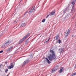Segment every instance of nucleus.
Returning <instances> with one entry per match:
<instances>
[{"mask_svg": "<svg viewBox=\"0 0 76 76\" xmlns=\"http://www.w3.org/2000/svg\"><path fill=\"white\" fill-rule=\"evenodd\" d=\"M48 57L49 60L51 61H52L53 60H56V56L55 55V56H54V55H50V56H48Z\"/></svg>", "mask_w": 76, "mask_h": 76, "instance_id": "f257e3e1", "label": "nucleus"}, {"mask_svg": "<svg viewBox=\"0 0 76 76\" xmlns=\"http://www.w3.org/2000/svg\"><path fill=\"white\" fill-rule=\"evenodd\" d=\"M10 43H11V42L10 41L5 42L3 44L1 47V48H4L5 47H6V46H7V45H9Z\"/></svg>", "mask_w": 76, "mask_h": 76, "instance_id": "f03ea898", "label": "nucleus"}, {"mask_svg": "<svg viewBox=\"0 0 76 76\" xmlns=\"http://www.w3.org/2000/svg\"><path fill=\"white\" fill-rule=\"evenodd\" d=\"M29 33H28V34L26 36H25L24 37H23L18 42L19 44H21V43H22L23 41L24 40H25L26 38L28 37L29 35Z\"/></svg>", "mask_w": 76, "mask_h": 76, "instance_id": "7ed1b4c3", "label": "nucleus"}, {"mask_svg": "<svg viewBox=\"0 0 76 76\" xmlns=\"http://www.w3.org/2000/svg\"><path fill=\"white\" fill-rule=\"evenodd\" d=\"M58 65H56V67H55L54 69H53L52 71H51V73H54V72H56V71H57V69H58Z\"/></svg>", "mask_w": 76, "mask_h": 76, "instance_id": "20e7f679", "label": "nucleus"}, {"mask_svg": "<svg viewBox=\"0 0 76 76\" xmlns=\"http://www.w3.org/2000/svg\"><path fill=\"white\" fill-rule=\"evenodd\" d=\"M34 8V7H33L31 10L29 11V15H31V13L35 11V9Z\"/></svg>", "mask_w": 76, "mask_h": 76, "instance_id": "39448f33", "label": "nucleus"}, {"mask_svg": "<svg viewBox=\"0 0 76 76\" xmlns=\"http://www.w3.org/2000/svg\"><path fill=\"white\" fill-rule=\"evenodd\" d=\"M28 62H29V59H27L24 61L23 64L22 65V66H25V65L26 64H27Z\"/></svg>", "mask_w": 76, "mask_h": 76, "instance_id": "423d86ee", "label": "nucleus"}, {"mask_svg": "<svg viewBox=\"0 0 76 76\" xmlns=\"http://www.w3.org/2000/svg\"><path fill=\"white\" fill-rule=\"evenodd\" d=\"M50 52L52 53V54L51 55L52 56H53L54 57H55V54H54V52L53 51V50H50Z\"/></svg>", "mask_w": 76, "mask_h": 76, "instance_id": "0eeeda50", "label": "nucleus"}, {"mask_svg": "<svg viewBox=\"0 0 76 76\" xmlns=\"http://www.w3.org/2000/svg\"><path fill=\"white\" fill-rule=\"evenodd\" d=\"M64 70V68L63 67H61L60 68L59 70V73H61L62 72V71H63Z\"/></svg>", "mask_w": 76, "mask_h": 76, "instance_id": "6e6552de", "label": "nucleus"}, {"mask_svg": "<svg viewBox=\"0 0 76 76\" xmlns=\"http://www.w3.org/2000/svg\"><path fill=\"white\" fill-rule=\"evenodd\" d=\"M59 52L60 54H61L62 53H63V52H64V50L62 49H59Z\"/></svg>", "mask_w": 76, "mask_h": 76, "instance_id": "1a4fd4ad", "label": "nucleus"}, {"mask_svg": "<svg viewBox=\"0 0 76 76\" xmlns=\"http://www.w3.org/2000/svg\"><path fill=\"white\" fill-rule=\"evenodd\" d=\"M74 5H73V6H72V9L71 10V12L72 13H74V12H75V9H74Z\"/></svg>", "mask_w": 76, "mask_h": 76, "instance_id": "9d476101", "label": "nucleus"}, {"mask_svg": "<svg viewBox=\"0 0 76 76\" xmlns=\"http://www.w3.org/2000/svg\"><path fill=\"white\" fill-rule=\"evenodd\" d=\"M59 38V35H58L56 36L55 37H54V39H58Z\"/></svg>", "mask_w": 76, "mask_h": 76, "instance_id": "9b49d317", "label": "nucleus"}, {"mask_svg": "<svg viewBox=\"0 0 76 76\" xmlns=\"http://www.w3.org/2000/svg\"><path fill=\"white\" fill-rule=\"evenodd\" d=\"M13 48V46H10L9 48L8 49L7 51H10L11 50H12V48Z\"/></svg>", "mask_w": 76, "mask_h": 76, "instance_id": "f8f14e48", "label": "nucleus"}, {"mask_svg": "<svg viewBox=\"0 0 76 76\" xmlns=\"http://www.w3.org/2000/svg\"><path fill=\"white\" fill-rule=\"evenodd\" d=\"M26 26V24L25 23H23L21 24V26L22 27H24Z\"/></svg>", "mask_w": 76, "mask_h": 76, "instance_id": "ddd939ff", "label": "nucleus"}, {"mask_svg": "<svg viewBox=\"0 0 76 76\" xmlns=\"http://www.w3.org/2000/svg\"><path fill=\"white\" fill-rule=\"evenodd\" d=\"M66 33L69 35V33H70V30L69 29L68 30L66 31Z\"/></svg>", "mask_w": 76, "mask_h": 76, "instance_id": "4468645a", "label": "nucleus"}, {"mask_svg": "<svg viewBox=\"0 0 76 76\" xmlns=\"http://www.w3.org/2000/svg\"><path fill=\"white\" fill-rule=\"evenodd\" d=\"M46 58V61H47V63H49V64H50V63L51 62H50V61H49V60H48V58Z\"/></svg>", "mask_w": 76, "mask_h": 76, "instance_id": "2eb2a0df", "label": "nucleus"}, {"mask_svg": "<svg viewBox=\"0 0 76 76\" xmlns=\"http://www.w3.org/2000/svg\"><path fill=\"white\" fill-rule=\"evenodd\" d=\"M9 69H13V66L12 65H11L10 66H9Z\"/></svg>", "mask_w": 76, "mask_h": 76, "instance_id": "dca6fc26", "label": "nucleus"}, {"mask_svg": "<svg viewBox=\"0 0 76 76\" xmlns=\"http://www.w3.org/2000/svg\"><path fill=\"white\" fill-rule=\"evenodd\" d=\"M66 11H67V9L66 8L65 9H64L63 11L64 13H65L66 12Z\"/></svg>", "mask_w": 76, "mask_h": 76, "instance_id": "f3484780", "label": "nucleus"}, {"mask_svg": "<svg viewBox=\"0 0 76 76\" xmlns=\"http://www.w3.org/2000/svg\"><path fill=\"white\" fill-rule=\"evenodd\" d=\"M49 39H47L44 42L45 43H47V42H48L49 41Z\"/></svg>", "mask_w": 76, "mask_h": 76, "instance_id": "a211bd4d", "label": "nucleus"}, {"mask_svg": "<svg viewBox=\"0 0 76 76\" xmlns=\"http://www.w3.org/2000/svg\"><path fill=\"white\" fill-rule=\"evenodd\" d=\"M68 35L69 34L66 32L65 33V37H67V36H68Z\"/></svg>", "mask_w": 76, "mask_h": 76, "instance_id": "6ab92c4d", "label": "nucleus"}, {"mask_svg": "<svg viewBox=\"0 0 76 76\" xmlns=\"http://www.w3.org/2000/svg\"><path fill=\"white\" fill-rule=\"evenodd\" d=\"M54 13H55V12H54V11H53L51 13V14L52 15H54Z\"/></svg>", "mask_w": 76, "mask_h": 76, "instance_id": "aec40b11", "label": "nucleus"}, {"mask_svg": "<svg viewBox=\"0 0 76 76\" xmlns=\"http://www.w3.org/2000/svg\"><path fill=\"white\" fill-rule=\"evenodd\" d=\"M72 4H73V5H74V4H75V2L74 1H72Z\"/></svg>", "mask_w": 76, "mask_h": 76, "instance_id": "412c9836", "label": "nucleus"}, {"mask_svg": "<svg viewBox=\"0 0 76 76\" xmlns=\"http://www.w3.org/2000/svg\"><path fill=\"white\" fill-rule=\"evenodd\" d=\"M45 19H44L42 20V22H45Z\"/></svg>", "mask_w": 76, "mask_h": 76, "instance_id": "4be33fe9", "label": "nucleus"}, {"mask_svg": "<svg viewBox=\"0 0 76 76\" xmlns=\"http://www.w3.org/2000/svg\"><path fill=\"white\" fill-rule=\"evenodd\" d=\"M14 65H15V64H14L13 63H11V66H14Z\"/></svg>", "mask_w": 76, "mask_h": 76, "instance_id": "5701e85b", "label": "nucleus"}, {"mask_svg": "<svg viewBox=\"0 0 76 76\" xmlns=\"http://www.w3.org/2000/svg\"><path fill=\"white\" fill-rule=\"evenodd\" d=\"M58 43L59 44H60V43H61V40L60 39H58Z\"/></svg>", "mask_w": 76, "mask_h": 76, "instance_id": "b1692460", "label": "nucleus"}, {"mask_svg": "<svg viewBox=\"0 0 76 76\" xmlns=\"http://www.w3.org/2000/svg\"><path fill=\"white\" fill-rule=\"evenodd\" d=\"M76 72L72 74V76H73L74 75H76Z\"/></svg>", "mask_w": 76, "mask_h": 76, "instance_id": "393cba45", "label": "nucleus"}, {"mask_svg": "<svg viewBox=\"0 0 76 76\" xmlns=\"http://www.w3.org/2000/svg\"><path fill=\"white\" fill-rule=\"evenodd\" d=\"M28 12V11H26V12H25V13L24 14V15H26L27 13Z\"/></svg>", "mask_w": 76, "mask_h": 76, "instance_id": "a878e982", "label": "nucleus"}, {"mask_svg": "<svg viewBox=\"0 0 76 76\" xmlns=\"http://www.w3.org/2000/svg\"><path fill=\"white\" fill-rule=\"evenodd\" d=\"M49 16V15H48L46 17V19L48 18Z\"/></svg>", "mask_w": 76, "mask_h": 76, "instance_id": "bb28decb", "label": "nucleus"}, {"mask_svg": "<svg viewBox=\"0 0 76 76\" xmlns=\"http://www.w3.org/2000/svg\"><path fill=\"white\" fill-rule=\"evenodd\" d=\"M8 72V69H7L5 71V72Z\"/></svg>", "mask_w": 76, "mask_h": 76, "instance_id": "cd10ccee", "label": "nucleus"}, {"mask_svg": "<svg viewBox=\"0 0 76 76\" xmlns=\"http://www.w3.org/2000/svg\"><path fill=\"white\" fill-rule=\"evenodd\" d=\"M3 51H0V53H3Z\"/></svg>", "mask_w": 76, "mask_h": 76, "instance_id": "c85d7f7f", "label": "nucleus"}, {"mask_svg": "<svg viewBox=\"0 0 76 76\" xmlns=\"http://www.w3.org/2000/svg\"><path fill=\"white\" fill-rule=\"evenodd\" d=\"M73 1H74L75 3H76V0H74Z\"/></svg>", "mask_w": 76, "mask_h": 76, "instance_id": "c756f323", "label": "nucleus"}, {"mask_svg": "<svg viewBox=\"0 0 76 76\" xmlns=\"http://www.w3.org/2000/svg\"><path fill=\"white\" fill-rule=\"evenodd\" d=\"M2 66V65L1 64L0 65V68H1V67Z\"/></svg>", "mask_w": 76, "mask_h": 76, "instance_id": "7c9ffc66", "label": "nucleus"}, {"mask_svg": "<svg viewBox=\"0 0 76 76\" xmlns=\"http://www.w3.org/2000/svg\"><path fill=\"white\" fill-rule=\"evenodd\" d=\"M5 63L6 64H7V62H5Z\"/></svg>", "mask_w": 76, "mask_h": 76, "instance_id": "2f4dec72", "label": "nucleus"}, {"mask_svg": "<svg viewBox=\"0 0 76 76\" xmlns=\"http://www.w3.org/2000/svg\"><path fill=\"white\" fill-rule=\"evenodd\" d=\"M49 16H51V14H49Z\"/></svg>", "mask_w": 76, "mask_h": 76, "instance_id": "473e14b6", "label": "nucleus"}, {"mask_svg": "<svg viewBox=\"0 0 76 76\" xmlns=\"http://www.w3.org/2000/svg\"><path fill=\"white\" fill-rule=\"evenodd\" d=\"M30 37H30L28 39H29V38H30Z\"/></svg>", "mask_w": 76, "mask_h": 76, "instance_id": "72a5a7b5", "label": "nucleus"}, {"mask_svg": "<svg viewBox=\"0 0 76 76\" xmlns=\"http://www.w3.org/2000/svg\"><path fill=\"white\" fill-rule=\"evenodd\" d=\"M73 37V35H72V37Z\"/></svg>", "mask_w": 76, "mask_h": 76, "instance_id": "f704fd0d", "label": "nucleus"}, {"mask_svg": "<svg viewBox=\"0 0 76 76\" xmlns=\"http://www.w3.org/2000/svg\"><path fill=\"white\" fill-rule=\"evenodd\" d=\"M6 76H9L8 75H7Z\"/></svg>", "mask_w": 76, "mask_h": 76, "instance_id": "c9c22d12", "label": "nucleus"}, {"mask_svg": "<svg viewBox=\"0 0 76 76\" xmlns=\"http://www.w3.org/2000/svg\"><path fill=\"white\" fill-rule=\"evenodd\" d=\"M22 0H21V1H22Z\"/></svg>", "mask_w": 76, "mask_h": 76, "instance_id": "e433bc0d", "label": "nucleus"}]
</instances>
